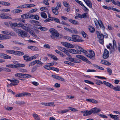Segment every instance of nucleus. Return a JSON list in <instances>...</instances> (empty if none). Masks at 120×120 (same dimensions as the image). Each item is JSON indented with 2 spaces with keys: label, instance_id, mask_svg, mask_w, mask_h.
I'll use <instances>...</instances> for the list:
<instances>
[{
  "label": "nucleus",
  "instance_id": "1",
  "mask_svg": "<svg viewBox=\"0 0 120 120\" xmlns=\"http://www.w3.org/2000/svg\"><path fill=\"white\" fill-rule=\"evenodd\" d=\"M49 31L51 34L50 36L52 39H57L59 37V34L55 29L53 28H51L49 30Z\"/></svg>",
  "mask_w": 120,
  "mask_h": 120
},
{
  "label": "nucleus",
  "instance_id": "2",
  "mask_svg": "<svg viewBox=\"0 0 120 120\" xmlns=\"http://www.w3.org/2000/svg\"><path fill=\"white\" fill-rule=\"evenodd\" d=\"M15 31L18 34L19 36L22 37H27V34L25 32L18 28L15 29Z\"/></svg>",
  "mask_w": 120,
  "mask_h": 120
},
{
  "label": "nucleus",
  "instance_id": "3",
  "mask_svg": "<svg viewBox=\"0 0 120 120\" xmlns=\"http://www.w3.org/2000/svg\"><path fill=\"white\" fill-rule=\"evenodd\" d=\"M72 38L73 41L76 42L83 41V40H82L81 37L78 35H72Z\"/></svg>",
  "mask_w": 120,
  "mask_h": 120
},
{
  "label": "nucleus",
  "instance_id": "4",
  "mask_svg": "<svg viewBox=\"0 0 120 120\" xmlns=\"http://www.w3.org/2000/svg\"><path fill=\"white\" fill-rule=\"evenodd\" d=\"M98 37L99 39V42L101 44H104V35L98 31H97Z\"/></svg>",
  "mask_w": 120,
  "mask_h": 120
},
{
  "label": "nucleus",
  "instance_id": "5",
  "mask_svg": "<svg viewBox=\"0 0 120 120\" xmlns=\"http://www.w3.org/2000/svg\"><path fill=\"white\" fill-rule=\"evenodd\" d=\"M76 57L82 60L86 63L90 64H91V62L88 60L84 56L81 55H77Z\"/></svg>",
  "mask_w": 120,
  "mask_h": 120
},
{
  "label": "nucleus",
  "instance_id": "6",
  "mask_svg": "<svg viewBox=\"0 0 120 120\" xmlns=\"http://www.w3.org/2000/svg\"><path fill=\"white\" fill-rule=\"evenodd\" d=\"M61 43L64 46L69 48H73L74 47L73 45L68 43L62 42H61Z\"/></svg>",
  "mask_w": 120,
  "mask_h": 120
},
{
  "label": "nucleus",
  "instance_id": "7",
  "mask_svg": "<svg viewBox=\"0 0 120 120\" xmlns=\"http://www.w3.org/2000/svg\"><path fill=\"white\" fill-rule=\"evenodd\" d=\"M7 15V14L6 13L3 12L1 13L0 14V18L10 19H12L11 17L5 15Z\"/></svg>",
  "mask_w": 120,
  "mask_h": 120
},
{
  "label": "nucleus",
  "instance_id": "8",
  "mask_svg": "<svg viewBox=\"0 0 120 120\" xmlns=\"http://www.w3.org/2000/svg\"><path fill=\"white\" fill-rule=\"evenodd\" d=\"M90 54H86L87 56L89 57L91 59H93L94 58L95 54L94 52L92 50L89 51Z\"/></svg>",
  "mask_w": 120,
  "mask_h": 120
},
{
  "label": "nucleus",
  "instance_id": "9",
  "mask_svg": "<svg viewBox=\"0 0 120 120\" xmlns=\"http://www.w3.org/2000/svg\"><path fill=\"white\" fill-rule=\"evenodd\" d=\"M54 103L53 102H49V103H45L42 102L40 103V105H42L43 106H50V105H52V106L54 107L55 106V105H54Z\"/></svg>",
  "mask_w": 120,
  "mask_h": 120
},
{
  "label": "nucleus",
  "instance_id": "10",
  "mask_svg": "<svg viewBox=\"0 0 120 120\" xmlns=\"http://www.w3.org/2000/svg\"><path fill=\"white\" fill-rule=\"evenodd\" d=\"M109 51L106 49H105L103 56V58L105 59H107L109 57Z\"/></svg>",
  "mask_w": 120,
  "mask_h": 120
},
{
  "label": "nucleus",
  "instance_id": "11",
  "mask_svg": "<svg viewBox=\"0 0 120 120\" xmlns=\"http://www.w3.org/2000/svg\"><path fill=\"white\" fill-rule=\"evenodd\" d=\"M31 94L30 93H27V92H23L21 93H19L17 94L15 96L16 97H22L24 96H30Z\"/></svg>",
  "mask_w": 120,
  "mask_h": 120
},
{
  "label": "nucleus",
  "instance_id": "12",
  "mask_svg": "<svg viewBox=\"0 0 120 120\" xmlns=\"http://www.w3.org/2000/svg\"><path fill=\"white\" fill-rule=\"evenodd\" d=\"M25 66L24 64L18 63L17 65L11 64V68H18L24 67Z\"/></svg>",
  "mask_w": 120,
  "mask_h": 120
},
{
  "label": "nucleus",
  "instance_id": "13",
  "mask_svg": "<svg viewBox=\"0 0 120 120\" xmlns=\"http://www.w3.org/2000/svg\"><path fill=\"white\" fill-rule=\"evenodd\" d=\"M51 8L53 14L55 15H57L58 14V10L59 9V8L58 7H56L55 8L52 7Z\"/></svg>",
  "mask_w": 120,
  "mask_h": 120
},
{
  "label": "nucleus",
  "instance_id": "14",
  "mask_svg": "<svg viewBox=\"0 0 120 120\" xmlns=\"http://www.w3.org/2000/svg\"><path fill=\"white\" fill-rule=\"evenodd\" d=\"M81 112L83 113V115L84 116L89 115L92 113L91 110L90 111L86 110L81 111Z\"/></svg>",
  "mask_w": 120,
  "mask_h": 120
},
{
  "label": "nucleus",
  "instance_id": "15",
  "mask_svg": "<svg viewBox=\"0 0 120 120\" xmlns=\"http://www.w3.org/2000/svg\"><path fill=\"white\" fill-rule=\"evenodd\" d=\"M92 113H93L94 114L97 113L101 111L100 109L98 108H97L96 107H95L91 109Z\"/></svg>",
  "mask_w": 120,
  "mask_h": 120
},
{
  "label": "nucleus",
  "instance_id": "16",
  "mask_svg": "<svg viewBox=\"0 0 120 120\" xmlns=\"http://www.w3.org/2000/svg\"><path fill=\"white\" fill-rule=\"evenodd\" d=\"M68 51L70 53L74 54L80 53V51H77L74 49H69Z\"/></svg>",
  "mask_w": 120,
  "mask_h": 120
},
{
  "label": "nucleus",
  "instance_id": "17",
  "mask_svg": "<svg viewBox=\"0 0 120 120\" xmlns=\"http://www.w3.org/2000/svg\"><path fill=\"white\" fill-rule=\"evenodd\" d=\"M30 22L31 23L35 25L40 26V23L36 20H32L30 21Z\"/></svg>",
  "mask_w": 120,
  "mask_h": 120
},
{
  "label": "nucleus",
  "instance_id": "18",
  "mask_svg": "<svg viewBox=\"0 0 120 120\" xmlns=\"http://www.w3.org/2000/svg\"><path fill=\"white\" fill-rule=\"evenodd\" d=\"M1 33L2 34H4L7 35H10L11 36H13L15 34L12 32L10 33L8 31H2Z\"/></svg>",
  "mask_w": 120,
  "mask_h": 120
},
{
  "label": "nucleus",
  "instance_id": "19",
  "mask_svg": "<svg viewBox=\"0 0 120 120\" xmlns=\"http://www.w3.org/2000/svg\"><path fill=\"white\" fill-rule=\"evenodd\" d=\"M13 82H11V84H12L13 86L17 85L19 83V81L17 79H12Z\"/></svg>",
  "mask_w": 120,
  "mask_h": 120
},
{
  "label": "nucleus",
  "instance_id": "20",
  "mask_svg": "<svg viewBox=\"0 0 120 120\" xmlns=\"http://www.w3.org/2000/svg\"><path fill=\"white\" fill-rule=\"evenodd\" d=\"M30 14H25L22 15L21 16L22 18L23 19H27L30 18Z\"/></svg>",
  "mask_w": 120,
  "mask_h": 120
},
{
  "label": "nucleus",
  "instance_id": "21",
  "mask_svg": "<svg viewBox=\"0 0 120 120\" xmlns=\"http://www.w3.org/2000/svg\"><path fill=\"white\" fill-rule=\"evenodd\" d=\"M103 83L107 86H108L111 88H112L113 87V86L110 83L104 81L103 82Z\"/></svg>",
  "mask_w": 120,
  "mask_h": 120
},
{
  "label": "nucleus",
  "instance_id": "22",
  "mask_svg": "<svg viewBox=\"0 0 120 120\" xmlns=\"http://www.w3.org/2000/svg\"><path fill=\"white\" fill-rule=\"evenodd\" d=\"M28 31H29V32L30 34L34 38H38V36L33 30H29Z\"/></svg>",
  "mask_w": 120,
  "mask_h": 120
},
{
  "label": "nucleus",
  "instance_id": "23",
  "mask_svg": "<svg viewBox=\"0 0 120 120\" xmlns=\"http://www.w3.org/2000/svg\"><path fill=\"white\" fill-rule=\"evenodd\" d=\"M47 55L51 57L54 60L56 61L58 60V59L54 55L48 54Z\"/></svg>",
  "mask_w": 120,
  "mask_h": 120
},
{
  "label": "nucleus",
  "instance_id": "24",
  "mask_svg": "<svg viewBox=\"0 0 120 120\" xmlns=\"http://www.w3.org/2000/svg\"><path fill=\"white\" fill-rule=\"evenodd\" d=\"M98 23L100 26V28H101L102 30H104L105 29V27L102 22L100 20V21H99L98 22Z\"/></svg>",
  "mask_w": 120,
  "mask_h": 120
},
{
  "label": "nucleus",
  "instance_id": "25",
  "mask_svg": "<svg viewBox=\"0 0 120 120\" xmlns=\"http://www.w3.org/2000/svg\"><path fill=\"white\" fill-rule=\"evenodd\" d=\"M33 116L35 120H41L38 115L35 113L33 114Z\"/></svg>",
  "mask_w": 120,
  "mask_h": 120
},
{
  "label": "nucleus",
  "instance_id": "26",
  "mask_svg": "<svg viewBox=\"0 0 120 120\" xmlns=\"http://www.w3.org/2000/svg\"><path fill=\"white\" fill-rule=\"evenodd\" d=\"M22 11L21 10L17 9L11 11V12L16 13L21 12Z\"/></svg>",
  "mask_w": 120,
  "mask_h": 120
},
{
  "label": "nucleus",
  "instance_id": "27",
  "mask_svg": "<svg viewBox=\"0 0 120 120\" xmlns=\"http://www.w3.org/2000/svg\"><path fill=\"white\" fill-rule=\"evenodd\" d=\"M40 10L41 11L46 12H48L49 11L48 9L44 7H41L40 8Z\"/></svg>",
  "mask_w": 120,
  "mask_h": 120
},
{
  "label": "nucleus",
  "instance_id": "28",
  "mask_svg": "<svg viewBox=\"0 0 120 120\" xmlns=\"http://www.w3.org/2000/svg\"><path fill=\"white\" fill-rule=\"evenodd\" d=\"M69 59L70 61L74 63H79V61H78L77 60H76V59H74L72 58H69Z\"/></svg>",
  "mask_w": 120,
  "mask_h": 120
},
{
  "label": "nucleus",
  "instance_id": "29",
  "mask_svg": "<svg viewBox=\"0 0 120 120\" xmlns=\"http://www.w3.org/2000/svg\"><path fill=\"white\" fill-rule=\"evenodd\" d=\"M88 29L89 31L91 33H93L95 31L94 28L92 26H89L88 27Z\"/></svg>",
  "mask_w": 120,
  "mask_h": 120
},
{
  "label": "nucleus",
  "instance_id": "30",
  "mask_svg": "<svg viewBox=\"0 0 120 120\" xmlns=\"http://www.w3.org/2000/svg\"><path fill=\"white\" fill-rule=\"evenodd\" d=\"M69 110L68 109H65L64 110H61L60 111H58L57 112L59 114H63L66 113L68 112Z\"/></svg>",
  "mask_w": 120,
  "mask_h": 120
},
{
  "label": "nucleus",
  "instance_id": "31",
  "mask_svg": "<svg viewBox=\"0 0 120 120\" xmlns=\"http://www.w3.org/2000/svg\"><path fill=\"white\" fill-rule=\"evenodd\" d=\"M23 57L24 60L26 61H30V58L29 56L26 55H24L23 56Z\"/></svg>",
  "mask_w": 120,
  "mask_h": 120
},
{
  "label": "nucleus",
  "instance_id": "32",
  "mask_svg": "<svg viewBox=\"0 0 120 120\" xmlns=\"http://www.w3.org/2000/svg\"><path fill=\"white\" fill-rule=\"evenodd\" d=\"M68 20L70 22L76 25L78 23V21L75 20H73L72 19H69Z\"/></svg>",
  "mask_w": 120,
  "mask_h": 120
},
{
  "label": "nucleus",
  "instance_id": "33",
  "mask_svg": "<svg viewBox=\"0 0 120 120\" xmlns=\"http://www.w3.org/2000/svg\"><path fill=\"white\" fill-rule=\"evenodd\" d=\"M26 6V8H29L31 7H32L35 6L34 4H25Z\"/></svg>",
  "mask_w": 120,
  "mask_h": 120
},
{
  "label": "nucleus",
  "instance_id": "34",
  "mask_svg": "<svg viewBox=\"0 0 120 120\" xmlns=\"http://www.w3.org/2000/svg\"><path fill=\"white\" fill-rule=\"evenodd\" d=\"M41 16L43 18L46 19L47 17L46 14L44 12H41Z\"/></svg>",
  "mask_w": 120,
  "mask_h": 120
},
{
  "label": "nucleus",
  "instance_id": "35",
  "mask_svg": "<svg viewBox=\"0 0 120 120\" xmlns=\"http://www.w3.org/2000/svg\"><path fill=\"white\" fill-rule=\"evenodd\" d=\"M53 20V18H49L48 19L45 20L44 22H48L51 21Z\"/></svg>",
  "mask_w": 120,
  "mask_h": 120
},
{
  "label": "nucleus",
  "instance_id": "36",
  "mask_svg": "<svg viewBox=\"0 0 120 120\" xmlns=\"http://www.w3.org/2000/svg\"><path fill=\"white\" fill-rule=\"evenodd\" d=\"M93 65L94 67L98 69L101 70H104V69L102 67H100L96 64H94Z\"/></svg>",
  "mask_w": 120,
  "mask_h": 120
},
{
  "label": "nucleus",
  "instance_id": "37",
  "mask_svg": "<svg viewBox=\"0 0 120 120\" xmlns=\"http://www.w3.org/2000/svg\"><path fill=\"white\" fill-rule=\"evenodd\" d=\"M112 45L110 46V53H112L115 51V48Z\"/></svg>",
  "mask_w": 120,
  "mask_h": 120
},
{
  "label": "nucleus",
  "instance_id": "38",
  "mask_svg": "<svg viewBox=\"0 0 120 120\" xmlns=\"http://www.w3.org/2000/svg\"><path fill=\"white\" fill-rule=\"evenodd\" d=\"M10 11V9H2L0 10V11L3 12H7Z\"/></svg>",
  "mask_w": 120,
  "mask_h": 120
},
{
  "label": "nucleus",
  "instance_id": "39",
  "mask_svg": "<svg viewBox=\"0 0 120 120\" xmlns=\"http://www.w3.org/2000/svg\"><path fill=\"white\" fill-rule=\"evenodd\" d=\"M58 48L59 50L63 52H64L66 50L64 48L60 46H59Z\"/></svg>",
  "mask_w": 120,
  "mask_h": 120
},
{
  "label": "nucleus",
  "instance_id": "40",
  "mask_svg": "<svg viewBox=\"0 0 120 120\" xmlns=\"http://www.w3.org/2000/svg\"><path fill=\"white\" fill-rule=\"evenodd\" d=\"M11 57L6 54H5L3 58L7 59H9L11 58Z\"/></svg>",
  "mask_w": 120,
  "mask_h": 120
},
{
  "label": "nucleus",
  "instance_id": "41",
  "mask_svg": "<svg viewBox=\"0 0 120 120\" xmlns=\"http://www.w3.org/2000/svg\"><path fill=\"white\" fill-rule=\"evenodd\" d=\"M113 89L115 91H120V86H117L112 87Z\"/></svg>",
  "mask_w": 120,
  "mask_h": 120
},
{
  "label": "nucleus",
  "instance_id": "42",
  "mask_svg": "<svg viewBox=\"0 0 120 120\" xmlns=\"http://www.w3.org/2000/svg\"><path fill=\"white\" fill-rule=\"evenodd\" d=\"M22 28L23 30H24L26 31H28L30 29V28H29L24 26V25L22 26Z\"/></svg>",
  "mask_w": 120,
  "mask_h": 120
},
{
  "label": "nucleus",
  "instance_id": "43",
  "mask_svg": "<svg viewBox=\"0 0 120 120\" xmlns=\"http://www.w3.org/2000/svg\"><path fill=\"white\" fill-rule=\"evenodd\" d=\"M64 38H65L66 39L68 40L73 41V40L72 38H71V37H69L66 36L64 37Z\"/></svg>",
  "mask_w": 120,
  "mask_h": 120
},
{
  "label": "nucleus",
  "instance_id": "44",
  "mask_svg": "<svg viewBox=\"0 0 120 120\" xmlns=\"http://www.w3.org/2000/svg\"><path fill=\"white\" fill-rule=\"evenodd\" d=\"M22 74L21 73L16 74L15 75V77L22 78Z\"/></svg>",
  "mask_w": 120,
  "mask_h": 120
},
{
  "label": "nucleus",
  "instance_id": "45",
  "mask_svg": "<svg viewBox=\"0 0 120 120\" xmlns=\"http://www.w3.org/2000/svg\"><path fill=\"white\" fill-rule=\"evenodd\" d=\"M43 67L45 69L48 70H51V67L48 65H45L43 66Z\"/></svg>",
  "mask_w": 120,
  "mask_h": 120
},
{
  "label": "nucleus",
  "instance_id": "46",
  "mask_svg": "<svg viewBox=\"0 0 120 120\" xmlns=\"http://www.w3.org/2000/svg\"><path fill=\"white\" fill-rule=\"evenodd\" d=\"M102 63L104 64L107 65H111V63H110L109 62L106 60L104 61L103 62V63Z\"/></svg>",
  "mask_w": 120,
  "mask_h": 120
},
{
  "label": "nucleus",
  "instance_id": "47",
  "mask_svg": "<svg viewBox=\"0 0 120 120\" xmlns=\"http://www.w3.org/2000/svg\"><path fill=\"white\" fill-rule=\"evenodd\" d=\"M107 71L109 73L110 75H111L112 72V71L110 68H108L107 69Z\"/></svg>",
  "mask_w": 120,
  "mask_h": 120
},
{
  "label": "nucleus",
  "instance_id": "48",
  "mask_svg": "<svg viewBox=\"0 0 120 120\" xmlns=\"http://www.w3.org/2000/svg\"><path fill=\"white\" fill-rule=\"evenodd\" d=\"M39 29L41 30V31L44 30V31H45L46 30H47V29L45 27H43L42 26L41 27H39L38 28Z\"/></svg>",
  "mask_w": 120,
  "mask_h": 120
},
{
  "label": "nucleus",
  "instance_id": "49",
  "mask_svg": "<svg viewBox=\"0 0 120 120\" xmlns=\"http://www.w3.org/2000/svg\"><path fill=\"white\" fill-rule=\"evenodd\" d=\"M56 79L62 81H64V79L63 78L59 76H57Z\"/></svg>",
  "mask_w": 120,
  "mask_h": 120
},
{
  "label": "nucleus",
  "instance_id": "50",
  "mask_svg": "<svg viewBox=\"0 0 120 120\" xmlns=\"http://www.w3.org/2000/svg\"><path fill=\"white\" fill-rule=\"evenodd\" d=\"M35 64H36V63L35 60V61H33L30 63L29 64V66L30 67V66H33Z\"/></svg>",
  "mask_w": 120,
  "mask_h": 120
},
{
  "label": "nucleus",
  "instance_id": "51",
  "mask_svg": "<svg viewBox=\"0 0 120 120\" xmlns=\"http://www.w3.org/2000/svg\"><path fill=\"white\" fill-rule=\"evenodd\" d=\"M17 8H18L21 9L26 8L25 5V4H24L23 5H20L19 6L17 7Z\"/></svg>",
  "mask_w": 120,
  "mask_h": 120
},
{
  "label": "nucleus",
  "instance_id": "52",
  "mask_svg": "<svg viewBox=\"0 0 120 120\" xmlns=\"http://www.w3.org/2000/svg\"><path fill=\"white\" fill-rule=\"evenodd\" d=\"M38 49L37 47L34 46H32L31 48V50L33 51H38Z\"/></svg>",
  "mask_w": 120,
  "mask_h": 120
},
{
  "label": "nucleus",
  "instance_id": "53",
  "mask_svg": "<svg viewBox=\"0 0 120 120\" xmlns=\"http://www.w3.org/2000/svg\"><path fill=\"white\" fill-rule=\"evenodd\" d=\"M53 20H54L56 22L58 23H60V20L59 19L54 17H53Z\"/></svg>",
  "mask_w": 120,
  "mask_h": 120
},
{
  "label": "nucleus",
  "instance_id": "54",
  "mask_svg": "<svg viewBox=\"0 0 120 120\" xmlns=\"http://www.w3.org/2000/svg\"><path fill=\"white\" fill-rule=\"evenodd\" d=\"M13 50H8L6 51V52L8 53L9 54H13Z\"/></svg>",
  "mask_w": 120,
  "mask_h": 120
},
{
  "label": "nucleus",
  "instance_id": "55",
  "mask_svg": "<svg viewBox=\"0 0 120 120\" xmlns=\"http://www.w3.org/2000/svg\"><path fill=\"white\" fill-rule=\"evenodd\" d=\"M36 64L37 63L38 64L42 65L43 64V63L42 62L38 60H35Z\"/></svg>",
  "mask_w": 120,
  "mask_h": 120
},
{
  "label": "nucleus",
  "instance_id": "56",
  "mask_svg": "<svg viewBox=\"0 0 120 120\" xmlns=\"http://www.w3.org/2000/svg\"><path fill=\"white\" fill-rule=\"evenodd\" d=\"M37 69V68H36V66H34L31 69V72L33 73Z\"/></svg>",
  "mask_w": 120,
  "mask_h": 120
},
{
  "label": "nucleus",
  "instance_id": "57",
  "mask_svg": "<svg viewBox=\"0 0 120 120\" xmlns=\"http://www.w3.org/2000/svg\"><path fill=\"white\" fill-rule=\"evenodd\" d=\"M51 70H52L57 72H58L59 71V69H58L54 67H51Z\"/></svg>",
  "mask_w": 120,
  "mask_h": 120
},
{
  "label": "nucleus",
  "instance_id": "58",
  "mask_svg": "<svg viewBox=\"0 0 120 120\" xmlns=\"http://www.w3.org/2000/svg\"><path fill=\"white\" fill-rule=\"evenodd\" d=\"M68 51L69 52L68 50V51L66 50L64 52L69 57H71V56L70 55V54L68 52Z\"/></svg>",
  "mask_w": 120,
  "mask_h": 120
},
{
  "label": "nucleus",
  "instance_id": "59",
  "mask_svg": "<svg viewBox=\"0 0 120 120\" xmlns=\"http://www.w3.org/2000/svg\"><path fill=\"white\" fill-rule=\"evenodd\" d=\"M17 27H22V26L24 25L23 24H22V23H19L18 24H17Z\"/></svg>",
  "mask_w": 120,
  "mask_h": 120
},
{
  "label": "nucleus",
  "instance_id": "60",
  "mask_svg": "<svg viewBox=\"0 0 120 120\" xmlns=\"http://www.w3.org/2000/svg\"><path fill=\"white\" fill-rule=\"evenodd\" d=\"M113 46L116 49V42L115 40H113Z\"/></svg>",
  "mask_w": 120,
  "mask_h": 120
},
{
  "label": "nucleus",
  "instance_id": "61",
  "mask_svg": "<svg viewBox=\"0 0 120 120\" xmlns=\"http://www.w3.org/2000/svg\"><path fill=\"white\" fill-rule=\"evenodd\" d=\"M43 46L44 47L48 49H49L50 48L49 45L47 44L44 45Z\"/></svg>",
  "mask_w": 120,
  "mask_h": 120
},
{
  "label": "nucleus",
  "instance_id": "62",
  "mask_svg": "<svg viewBox=\"0 0 120 120\" xmlns=\"http://www.w3.org/2000/svg\"><path fill=\"white\" fill-rule=\"evenodd\" d=\"M13 109L12 107H7L6 108H5L7 110L11 111V110Z\"/></svg>",
  "mask_w": 120,
  "mask_h": 120
},
{
  "label": "nucleus",
  "instance_id": "63",
  "mask_svg": "<svg viewBox=\"0 0 120 120\" xmlns=\"http://www.w3.org/2000/svg\"><path fill=\"white\" fill-rule=\"evenodd\" d=\"M60 86V84L57 83H56L55 85H54V87L56 88L59 87Z\"/></svg>",
  "mask_w": 120,
  "mask_h": 120
},
{
  "label": "nucleus",
  "instance_id": "64",
  "mask_svg": "<svg viewBox=\"0 0 120 120\" xmlns=\"http://www.w3.org/2000/svg\"><path fill=\"white\" fill-rule=\"evenodd\" d=\"M86 5L90 8H92V4L91 2L87 4Z\"/></svg>",
  "mask_w": 120,
  "mask_h": 120
}]
</instances>
